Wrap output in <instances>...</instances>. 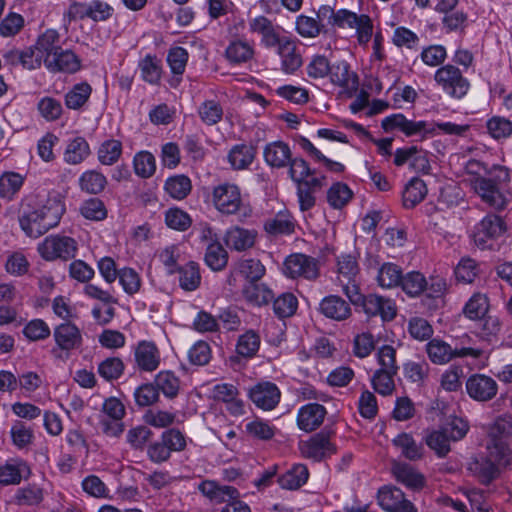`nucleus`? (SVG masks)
<instances>
[{
	"mask_svg": "<svg viewBox=\"0 0 512 512\" xmlns=\"http://www.w3.org/2000/svg\"><path fill=\"white\" fill-rule=\"evenodd\" d=\"M180 273V286L186 291L195 290L201 281L199 267L195 262H190L184 267L178 268Z\"/></svg>",
	"mask_w": 512,
	"mask_h": 512,
	"instance_id": "a18cd8bd",
	"label": "nucleus"
},
{
	"mask_svg": "<svg viewBox=\"0 0 512 512\" xmlns=\"http://www.w3.org/2000/svg\"><path fill=\"white\" fill-rule=\"evenodd\" d=\"M326 414L327 411L323 405L318 403L306 404L298 411V427L305 432H312L321 426Z\"/></svg>",
	"mask_w": 512,
	"mask_h": 512,
	"instance_id": "dca6fc26",
	"label": "nucleus"
},
{
	"mask_svg": "<svg viewBox=\"0 0 512 512\" xmlns=\"http://www.w3.org/2000/svg\"><path fill=\"white\" fill-rule=\"evenodd\" d=\"M188 61V52L183 47H173L167 55V62L173 74L182 75Z\"/></svg>",
	"mask_w": 512,
	"mask_h": 512,
	"instance_id": "0e129e2a",
	"label": "nucleus"
},
{
	"mask_svg": "<svg viewBox=\"0 0 512 512\" xmlns=\"http://www.w3.org/2000/svg\"><path fill=\"white\" fill-rule=\"evenodd\" d=\"M365 313L369 316H381L383 321H390L396 316L394 303L382 296L370 294L361 302Z\"/></svg>",
	"mask_w": 512,
	"mask_h": 512,
	"instance_id": "f3484780",
	"label": "nucleus"
},
{
	"mask_svg": "<svg viewBox=\"0 0 512 512\" xmlns=\"http://www.w3.org/2000/svg\"><path fill=\"white\" fill-rule=\"evenodd\" d=\"M352 198V191L343 183H335L327 192L329 204L336 209L344 207Z\"/></svg>",
	"mask_w": 512,
	"mask_h": 512,
	"instance_id": "864d4df0",
	"label": "nucleus"
},
{
	"mask_svg": "<svg viewBox=\"0 0 512 512\" xmlns=\"http://www.w3.org/2000/svg\"><path fill=\"white\" fill-rule=\"evenodd\" d=\"M506 231L504 220L495 214H488L477 224L474 232V241L484 247L488 239H495Z\"/></svg>",
	"mask_w": 512,
	"mask_h": 512,
	"instance_id": "ddd939ff",
	"label": "nucleus"
},
{
	"mask_svg": "<svg viewBox=\"0 0 512 512\" xmlns=\"http://www.w3.org/2000/svg\"><path fill=\"white\" fill-rule=\"evenodd\" d=\"M122 153V143L119 140H107L98 150V159L104 165H112L118 161Z\"/></svg>",
	"mask_w": 512,
	"mask_h": 512,
	"instance_id": "603ef678",
	"label": "nucleus"
},
{
	"mask_svg": "<svg viewBox=\"0 0 512 512\" xmlns=\"http://www.w3.org/2000/svg\"><path fill=\"white\" fill-rule=\"evenodd\" d=\"M334 434L333 430L324 428L308 440L300 441L299 450L301 455L315 462L331 457L337 452V447L331 440Z\"/></svg>",
	"mask_w": 512,
	"mask_h": 512,
	"instance_id": "20e7f679",
	"label": "nucleus"
},
{
	"mask_svg": "<svg viewBox=\"0 0 512 512\" xmlns=\"http://www.w3.org/2000/svg\"><path fill=\"white\" fill-rule=\"evenodd\" d=\"M451 440L452 438L443 428L431 432L425 438L427 446L435 451L439 457H445L448 454Z\"/></svg>",
	"mask_w": 512,
	"mask_h": 512,
	"instance_id": "ea45409f",
	"label": "nucleus"
},
{
	"mask_svg": "<svg viewBox=\"0 0 512 512\" xmlns=\"http://www.w3.org/2000/svg\"><path fill=\"white\" fill-rule=\"evenodd\" d=\"M265 229L271 234H290L294 231V223L290 215L278 213L275 218L266 222Z\"/></svg>",
	"mask_w": 512,
	"mask_h": 512,
	"instance_id": "680f3d73",
	"label": "nucleus"
},
{
	"mask_svg": "<svg viewBox=\"0 0 512 512\" xmlns=\"http://www.w3.org/2000/svg\"><path fill=\"white\" fill-rule=\"evenodd\" d=\"M53 336L58 348L65 351L77 349L82 343L79 328L71 322L58 325L54 329Z\"/></svg>",
	"mask_w": 512,
	"mask_h": 512,
	"instance_id": "a211bd4d",
	"label": "nucleus"
},
{
	"mask_svg": "<svg viewBox=\"0 0 512 512\" xmlns=\"http://www.w3.org/2000/svg\"><path fill=\"white\" fill-rule=\"evenodd\" d=\"M427 194L426 184L419 178H413L405 186L402 194L403 205L406 208H413L420 203Z\"/></svg>",
	"mask_w": 512,
	"mask_h": 512,
	"instance_id": "72a5a7b5",
	"label": "nucleus"
},
{
	"mask_svg": "<svg viewBox=\"0 0 512 512\" xmlns=\"http://www.w3.org/2000/svg\"><path fill=\"white\" fill-rule=\"evenodd\" d=\"M225 59L231 65H243L254 60L255 43L245 38L229 41L224 52Z\"/></svg>",
	"mask_w": 512,
	"mask_h": 512,
	"instance_id": "4468645a",
	"label": "nucleus"
},
{
	"mask_svg": "<svg viewBox=\"0 0 512 512\" xmlns=\"http://www.w3.org/2000/svg\"><path fill=\"white\" fill-rule=\"evenodd\" d=\"M391 41L398 48L416 50L419 46L420 39L412 30L404 26H399L394 29Z\"/></svg>",
	"mask_w": 512,
	"mask_h": 512,
	"instance_id": "37998d69",
	"label": "nucleus"
},
{
	"mask_svg": "<svg viewBox=\"0 0 512 512\" xmlns=\"http://www.w3.org/2000/svg\"><path fill=\"white\" fill-rule=\"evenodd\" d=\"M142 78L150 83L156 84L161 78V64L156 56L146 55L139 63Z\"/></svg>",
	"mask_w": 512,
	"mask_h": 512,
	"instance_id": "de8ad7c7",
	"label": "nucleus"
},
{
	"mask_svg": "<svg viewBox=\"0 0 512 512\" xmlns=\"http://www.w3.org/2000/svg\"><path fill=\"white\" fill-rule=\"evenodd\" d=\"M393 473L398 482L410 489L419 490L425 484L424 476L406 463H395Z\"/></svg>",
	"mask_w": 512,
	"mask_h": 512,
	"instance_id": "a878e982",
	"label": "nucleus"
},
{
	"mask_svg": "<svg viewBox=\"0 0 512 512\" xmlns=\"http://www.w3.org/2000/svg\"><path fill=\"white\" fill-rule=\"evenodd\" d=\"M288 164L289 175L296 184L307 182L311 177H313V172L308 163L302 158L290 159Z\"/></svg>",
	"mask_w": 512,
	"mask_h": 512,
	"instance_id": "e2e57ef3",
	"label": "nucleus"
},
{
	"mask_svg": "<svg viewBox=\"0 0 512 512\" xmlns=\"http://www.w3.org/2000/svg\"><path fill=\"white\" fill-rule=\"evenodd\" d=\"M134 355L138 367L143 371L152 372L159 366L160 354L153 342L141 341L138 343Z\"/></svg>",
	"mask_w": 512,
	"mask_h": 512,
	"instance_id": "412c9836",
	"label": "nucleus"
},
{
	"mask_svg": "<svg viewBox=\"0 0 512 512\" xmlns=\"http://www.w3.org/2000/svg\"><path fill=\"white\" fill-rule=\"evenodd\" d=\"M295 30L303 38H316L328 32L327 20H321L319 9L316 11V17L300 14L296 17Z\"/></svg>",
	"mask_w": 512,
	"mask_h": 512,
	"instance_id": "aec40b11",
	"label": "nucleus"
},
{
	"mask_svg": "<svg viewBox=\"0 0 512 512\" xmlns=\"http://www.w3.org/2000/svg\"><path fill=\"white\" fill-rule=\"evenodd\" d=\"M466 390L472 399L485 402L496 396L498 385L496 381L489 376L474 374L467 379Z\"/></svg>",
	"mask_w": 512,
	"mask_h": 512,
	"instance_id": "f8f14e48",
	"label": "nucleus"
},
{
	"mask_svg": "<svg viewBox=\"0 0 512 512\" xmlns=\"http://www.w3.org/2000/svg\"><path fill=\"white\" fill-rule=\"evenodd\" d=\"M61 36L56 29H47L40 34L35 43L38 54H41L43 60L50 54H55L60 50Z\"/></svg>",
	"mask_w": 512,
	"mask_h": 512,
	"instance_id": "473e14b6",
	"label": "nucleus"
},
{
	"mask_svg": "<svg viewBox=\"0 0 512 512\" xmlns=\"http://www.w3.org/2000/svg\"><path fill=\"white\" fill-rule=\"evenodd\" d=\"M255 158V148L252 145L238 144L229 152L228 160L236 170L246 169Z\"/></svg>",
	"mask_w": 512,
	"mask_h": 512,
	"instance_id": "2f4dec72",
	"label": "nucleus"
},
{
	"mask_svg": "<svg viewBox=\"0 0 512 512\" xmlns=\"http://www.w3.org/2000/svg\"><path fill=\"white\" fill-rule=\"evenodd\" d=\"M205 263L213 271H221L227 266L228 253L219 242L208 245L205 253Z\"/></svg>",
	"mask_w": 512,
	"mask_h": 512,
	"instance_id": "e433bc0d",
	"label": "nucleus"
},
{
	"mask_svg": "<svg viewBox=\"0 0 512 512\" xmlns=\"http://www.w3.org/2000/svg\"><path fill=\"white\" fill-rule=\"evenodd\" d=\"M37 250L46 261L62 260L66 262L75 258L78 244L74 238L69 236L50 235L38 245Z\"/></svg>",
	"mask_w": 512,
	"mask_h": 512,
	"instance_id": "7ed1b4c3",
	"label": "nucleus"
},
{
	"mask_svg": "<svg viewBox=\"0 0 512 512\" xmlns=\"http://www.w3.org/2000/svg\"><path fill=\"white\" fill-rule=\"evenodd\" d=\"M165 221L168 227L178 230H187L192 223L190 216L181 209L171 208L166 212Z\"/></svg>",
	"mask_w": 512,
	"mask_h": 512,
	"instance_id": "69168bd1",
	"label": "nucleus"
},
{
	"mask_svg": "<svg viewBox=\"0 0 512 512\" xmlns=\"http://www.w3.org/2000/svg\"><path fill=\"white\" fill-rule=\"evenodd\" d=\"M24 178L16 172H5L0 176V197L11 199L22 187Z\"/></svg>",
	"mask_w": 512,
	"mask_h": 512,
	"instance_id": "79ce46f5",
	"label": "nucleus"
},
{
	"mask_svg": "<svg viewBox=\"0 0 512 512\" xmlns=\"http://www.w3.org/2000/svg\"><path fill=\"white\" fill-rule=\"evenodd\" d=\"M324 177H311L307 182L297 184V196L301 211L310 210L316 203L315 193L323 187Z\"/></svg>",
	"mask_w": 512,
	"mask_h": 512,
	"instance_id": "b1692460",
	"label": "nucleus"
},
{
	"mask_svg": "<svg viewBox=\"0 0 512 512\" xmlns=\"http://www.w3.org/2000/svg\"><path fill=\"white\" fill-rule=\"evenodd\" d=\"M44 66L53 73H75L80 69V59L69 49H60L44 59Z\"/></svg>",
	"mask_w": 512,
	"mask_h": 512,
	"instance_id": "2eb2a0df",
	"label": "nucleus"
},
{
	"mask_svg": "<svg viewBox=\"0 0 512 512\" xmlns=\"http://www.w3.org/2000/svg\"><path fill=\"white\" fill-rule=\"evenodd\" d=\"M393 445L401 451V455L410 460L418 461L423 457L424 449L408 433H401L393 439Z\"/></svg>",
	"mask_w": 512,
	"mask_h": 512,
	"instance_id": "c85d7f7f",
	"label": "nucleus"
},
{
	"mask_svg": "<svg viewBox=\"0 0 512 512\" xmlns=\"http://www.w3.org/2000/svg\"><path fill=\"white\" fill-rule=\"evenodd\" d=\"M426 350L430 360L435 364H445L454 357L471 356L478 358L481 355L480 350L473 348L452 349L449 344L438 339L431 340L427 344Z\"/></svg>",
	"mask_w": 512,
	"mask_h": 512,
	"instance_id": "0eeeda50",
	"label": "nucleus"
},
{
	"mask_svg": "<svg viewBox=\"0 0 512 512\" xmlns=\"http://www.w3.org/2000/svg\"><path fill=\"white\" fill-rule=\"evenodd\" d=\"M191 181L185 175H176L165 182V191L174 199L182 200L191 191Z\"/></svg>",
	"mask_w": 512,
	"mask_h": 512,
	"instance_id": "4c0bfd02",
	"label": "nucleus"
},
{
	"mask_svg": "<svg viewBox=\"0 0 512 512\" xmlns=\"http://www.w3.org/2000/svg\"><path fill=\"white\" fill-rule=\"evenodd\" d=\"M396 375L397 373L391 371L376 370L371 379L374 390L383 396L391 395L395 390Z\"/></svg>",
	"mask_w": 512,
	"mask_h": 512,
	"instance_id": "3c124183",
	"label": "nucleus"
},
{
	"mask_svg": "<svg viewBox=\"0 0 512 512\" xmlns=\"http://www.w3.org/2000/svg\"><path fill=\"white\" fill-rule=\"evenodd\" d=\"M377 360L380 365L378 370L398 373L399 367L396 364V350L392 346H382L377 352Z\"/></svg>",
	"mask_w": 512,
	"mask_h": 512,
	"instance_id": "774afa93",
	"label": "nucleus"
},
{
	"mask_svg": "<svg viewBox=\"0 0 512 512\" xmlns=\"http://www.w3.org/2000/svg\"><path fill=\"white\" fill-rule=\"evenodd\" d=\"M436 83L452 97L462 98L469 90V81L461 70L452 64H446L437 69L434 74Z\"/></svg>",
	"mask_w": 512,
	"mask_h": 512,
	"instance_id": "39448f33",
	"label": "nucleus"
},
{
	"mask_svg": "<svg viewBox=\"0 0 512 512\" xmlns=\"http://www.w3.org/2000/svg\"><path fill=\"white\" fill-rule=\"evenodd\" d=\"M471 186L480 199L489 207L502 210L507 204L503 190L486 177H474Z\"/></svg>",
	"mask_w": 512,
	"mask_h": 512,
	"instance_id": "6e6552de",
	"label": "nucleus"
},
{
	"mask_svg": "<svg viewBox=\"0 0 512 512\" xmlns=\"http://www.w3.org/2000/svg\"><path fill=\"white\" fill-rule=\"evenodd\" d=\"M281 58V69L286 74L295 73L302 65V57L293 40L285 41L277 50Z\"/></svg>",
	"mask_w": 512,
	"mask_h": 512,
	"instance_id": "393cba45",
	"label": "nucleus"
},
{
	"mask_svg": "<svg viewBox=\"0 0 512 512\" xmlns=\"http://www.w3.org/2000/svg\"><path fill=\"white\" fill-rule=\"evenodd\" d=\"M319 17L327 20V27L332 29H355L358 43L368 44L373 35V22L366 14H360L348 9L334 10L330 5L319 7Z\"/></svg>",
	"mask_w": 512,
	"mask_h": 512,
	"instance_id": "f257e3e1",
	"label": "nucleus"
},
{
	"mask_svg": "<svg viewBox=\"0 0 512 512\" xmlns=\"http://www.w3.org/2000/svg\"><path fill=\"white\" fill-rule=\"evenodd\" d=\"M264 158L272 167H285L291 159V151L287 144L281 141L268 144L264 150Z\"/></svg>",
	"mask_w": 512,
	"mask_h": 512,
	"instance_id": "cd10ccee",
	"label": "nucleus"
},
{
	"mask_svg": "<svg viewBox=\"0 0 512 512\" xmlns=\"http://www.w3.org/2000/svg\"><path fill=\"white\" fill-rule=\"evenodd\" d=\"M213 202L218 211L223 214H235L242 204L238 186L234 184H221L213 190Z\"/></svg>",
	"mask_w": 512,
	"mask_h": 512,
	"instance_id": "1a4fd4ad",
	"label": "nucleus"
},
{
	"mask_svg": "<svg viewBox=\"0 0 512 512\" xmlns=\"http://www.w3.org/2000/svg\"><path fill=\"white\" fill-rule=\"evenodd\" d=\"M402 278V271L397 265L386 263L380 268L377 280L380 286L392 288L401 284Z\"/></svg>",
	"mask_w": 512,
	"mask_h": 512,
	"instance_id": "09e8293b",
	"label": "nucleus"
},
{
	"mask_svg": "<svg viewBox=\"0 0 512 512\" xmlns=\"http://www.w3.org/2000/svg\"><path fill=\"white\" fill-rule=\"evenodd\" d=\"M66 443L68 445V455L74 457L87 456L88 445L84 436L78 430H70L66 434Z\"/></svg>",
	"mask_w": 512,
	"mask_h": 512,
	"instance_id": "338daca9",
	"label": "nucleus"
},
{
	"mask_svg": "<svg viewBox=\"0 0 512 512\" xmlns=\"http://www.w3.org/2000/svg\"><path fill=\"white\" fill-rule=\"evenodd\" d=\"M238 268L246 282H260L265 274V267L257 259H243L239 262Z\"/></svg>",
	"mask_w": 512,
	"mask_h": 512,
	"instance_id": "8fccbe9b",
	"label": "nucleus"
},
{
	"mask_svg": "<svg viewBox=\"0 0 512 512\" xmlns=\"http://www.w3.org/2000/svg\"><path fill=\"white\" fill-rule=\"evenodd\" d=\"M30 474L28 465L23 461L15 463H6L0 466V484L15 485L21 482V479Z\"/></svg>",
	"mask_w": 512,
	"mask_h": 512,
	"instance_id": "c756f323",
	"label": "nucleus"
},
{
	"mask_svg": "<svg viewBox=\"0 0 512 512\" xmlns=\"http://www.w3.org/2000/svg\"><path fill=\"white\" fill-rule=\"evenodd\" d=\"M298 301L292 293H284L273 302V310L280 318L292 316L297 309Z\"/></svg>",
	"mask_w": 512,
	"mask_h": 512,
	"instance_id": "13d9d810",
	"label": "nucleus"
},
{
	"mask_svg": "<svg viewBox=\"0 0 512 512\" xmlns=\"http://www.w3.org/2000/svg\"><path fill=\"white\" fill-rule=\"evenodd\" d=\"M378 503L388 512H417L411 501L405 498L404 493L397 487L386 486L378 492Z\"/></svg>",
	"mask_w": 512,
	"mask_h": 512,
	"instance_id": "9b49d317",
	"label": "nucleus"
},
{
	"mask_svg": "<svg viewBox=\"0 0 512 512\" xmlns=\"http://www.w3.org/2000/svg\"><path fill=\"white\" fill-rule=\"evenodd\" d=\"M489 309L488 298L480 293L474 294L464 307L465 315L473 320L483 318Z\"/></svg>",
	"mask_w": 512,
	"mask_h": 512,
	"instance_id": "49530a36",
	"label": "nucleus"
},
{
	"mask_svg": "<svg viewBox=\"0 0 512 512\" xmlns=\"http://www.w3.org/2000/svg\"><path fill=\"white\" fill-rule=\"evenodd\" d=\"M90 154L89 145L83 138L74 139L66 148L64 159L69 164H79Z\"/></svg>",
	"mask_w": 512,
	"mask_h": 512,
	"instance_id": "c03bdc74",
	"label": "nucleus"
},
{
	"mask_svg": "<svg viewBox=\"0 0 512 512\" xmlns=\"http://www.w3.org/2000/svg\"><path fill=\"white\" fill-rule=\"evenodd\" d=\"M421 61L429 67L443 66L447 58V50L443 45L432 44L422 49L419 55Z\"/></svg>",
	"mask_w": 512,
	"mask_h": 512,
	"instance_id": "a19ab883",
	"label": "nucleus"
},
{
	"mask_svg": "<svg viewBox=\"0 0 512 512\" xmlns=\"http://www.w3.org/2000/svg\"><path fill=\"white\" fill-rule=\"evenodd\" d=\"M64 211L59 200L48 199L43 206L23 212L19 224L28 237L38 238L58 225Z\"/></svg>",
	"mask_w": 512,
	"mask_h": 512,
	"instance_id": "f03ea898",
	"label": "nucleus"
},
{
	"mask_svg": "<svg viewBox=\"0 0 512 512\" xmlns=\"http://www.w3.org/2000/svg\"><path fill=\"white\" fill-rule=\"evenodd\" d=\"M92 92L91 86L86 83L74 85L65 95V104L69 109L81 108L89 99Z\"/></svg>",
	"mask_w": 512,
	"mask_h": 512,
	"instance_id": "c9c22d12",
	"label": "nucleus"
},
{
	"mask_svg": "<svg viewBox=\"0 0 512 512\" xmlns=\"http://www.w3.org/2000/svg\"><path fill=\"white\" fill-rule=\"evenodd\" d=\"M156 388L165 396L174 398L179 391V379L170 371L160 372L155 379Z\"/></svg>",
	"mask_w": 512,
	"mask_h": 512,
	"instance_id": "4d7b16f0",
	"label": "nucleus"
},
{
	"mask_svg": "<svg viewBox=\"0 0 512 512\" xmlns=\"http://www.w3.org/2000/svg\"><path fill=\"white\" fill-rule=\"evenodd\" d=\"M242 293L245 300L255 306L267 305L274 297L273 292L260 282H246Z\"/></svg>",
	"mask_w": 512,
	"mask_h": 512,
	"instance_id": "bb28decb",
	"label": "nucleus"
},
{
	"mask_svg": "<svg viewBox=\"0 0 512 512\" xmlns=\"http://www.w3.org/2000/svg\"><path fill=\"white\" fill-rule=\"evenodd\" d=\"M257 233L253 230H247L238 226L230 228L225 235L226 245L238 252L246 251L253 247Z\"/></svg>",
	"mask_w": 512,
	"mask_h": 512,
	"instance_id": "4be33fe9",
	"label": "nucleus"
},
{
	"mask_svg": "<svg viewBox=\"0 0 512 512\" xmlns=\"http://www.w3.org/2000/svg\"><path fill=\"white\" fill-rule=\"evenodd\" d=\"M133 164L135 173L142 178L151 177L156 169L154 156L146 151L137 153Z\"/></svg>",
	"mask_w": 512,
	"mask_h": 512,
	"instance_id": "bf43d9fd",
	"label": "nucleus"
},
{
	"mask_svg": "<svg viewBox=\"0 0 512 512\" xmlns=\"http://www.w3.org/2000/svg\"><path fill=\"white\" fill-rule=\"evenodd\" d=\"M80 213L88 220L101 221L107 217V209L99 198H90L83 202Z\"/></svg>",
	"mask_w": 512,
	"mask_h": 512,
	"instance_id": "5fc2aeb1",
	"label": "nucleus"
},
{
	"mask_svg": "<svg viewBox=\"0 0 512 512\" xmlns=\"http://www.w3.org/2000/svg\"><path fill=\"white\" fill-rule=\"evenodd\" d=\"M284 272L290 278L302 277L313 280L319 275L318 261L305 254H292L284 262Z\"/></svg>",
	"mask_w": 512,
	"mask_h": 512,
	"instance_id": "423d86ee",
	"label": "nucleus"
},
{
	"mask_svg": "<svg viewBox=\"0 0 512 512\" xmlns=\"http://www.w3.org/2000/svg\"><path fill=\"white\" fill-rule=\"evenodd\" d=\"M329 76L333 84L342 87L348 92L356 91L358 88V77L350 70V66L346 61H337L332 64Z\"/></svg>",
	"mask_w": 512,
	"mask_h": 512,
	"instance_id": "6ab92c4d",
	"label": "nucleus"
},
{
	"mask_svg": "<svg viewBox=\"0 0 512 512\" xmlns=\"http://www.w3.org/2000/svg\"><path fill=\"white\" fill-rule=\"evenodd\" d=\"M309 473L305 465L298 464L278 478V483L283 489L295 490L306 483Z\"/></svg>",
	"mask_w": 512,
	"mask_h": 512,
	"instance_id": "7c9ffc66",
	"label": "nucleus"
},
{
	"mask_svg": "<svg viewBox=\"0 0 512 512\" xmlns=\"http://www.w3.org/2000/svg\"><path fill=\"white\" fill-rule=\"evenodd\" d=\"M401 286L408 295L417 296L427 287V281L420 272H410L403 276Z\"/></svg>",
	"mask_w": 512,
	"mask_h": 512,
	"instance_id": "052dcab7",
	"label": "nucleus"
},
{
	"mask_svg": "<svg viewBox=\"0 0 512 512\" xmlns=\"http://www.w3.org/2000/svg\"><path fill=\"white\" fill-rule=\"evenodd\" d=\"M124 370L125 365L119 357H108L98 365V373L106 381L119 379Z\"/></svg>",
	"mask_w": 512,
	"mask_h": 512,
	"instance_id": "58836bf2",
	"label": "nucleus"
},
{
	"mask_svg": "<svg viewBox=\"0 0 512 512\" xmlns=\"http://www.w3.org/2000/svg\"><path fill=\"white\" fill-rule=\"evenodd\" d=\"M106 185V177L96 170H88L84 172L79 179V186L81 190L89 194L101 193L105 189Z\"/></svg>",
	"mask_w": 512,
	"mask_h": 512,
	"instance_id": "f704fd0d",
	"label": "nucleus"
},
{
	"mask_svg": "<svg viewBox=\"0 0 512 512\" xmlns=\"http://www.w3.org/2000/svg\"><path fill=\"white\" fill-rule=\"evenodd\" d=\"M259 346V335L253 330H249L239 337L237 343V352L243 357H252L258 351Z\"/></svg>",
	"mask_w": 512,
	"mask_h": 512,
	"instance_id": "6e6d98bb",
	"label": "nucleus"
},
{
	"mask_svg": "<svg viewBox=\"0 0 512 512\" xmlns=\"http://www.w3.org/2000/svg\"><path fill=\"white\" fill-rule=\"evenodd\" d=\"M320 311L336 321L345 320L351 315L349 303L337 295L325 297L320 303Z\"/></svg>",
	"mask_w": 512,
	"mask_h": 512,
	"instance_id": "5701e85b",
	"label": "nucleus"
},
{
	"mask_svg": "<svg viewBox=\"0 0 512 512\" xmlns=\"http://www.w3.org/2000/svg\"><path fill=\"white\" fill-rule=\"evenodd\" d=\"M249 398L258 408L270 411L280 402L281 392L276 384L264 381L250 388Z\"/></svg>",
	"mask_w": 512,
	"mask_h": 512,
	"instance_id": "9d476101",
	"label": "nucleus"
}]
</instances>
